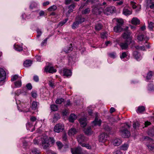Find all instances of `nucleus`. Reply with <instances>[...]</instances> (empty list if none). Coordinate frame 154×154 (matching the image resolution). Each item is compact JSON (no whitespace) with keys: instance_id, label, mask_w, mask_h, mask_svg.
Returning a JSON list of instances; mask_svg holds the SVG:
<instances>
[{"instance_id":"obj_1","label":"nucleus","mask_w":154,"mask_h":154,"mask_svg":"<svg viewBox=\"0 0 154 154\" xmlns=\"http://www.w3.org/2000/svg\"><path fill=\"white\" fill-rule=\"evenodd\" d=\"M131 125H129L127 123L124 124L123 126L120 128V131L121 133L122 136L124 138L129 137L130 135V132L128 130V128H129Z\"/></svg>"},{"instance_id":"obj_2","label":"nucleus","mask_w":154,"mask_h":154,"mask_svg":"<svg viewBox=\"0 0 154 154\" xmlns=\"http://www.w3.org/2000/svg\"><path fill=\"white\" fill-rule=\"evenodd\" d=\"M118 23L117 26H115L114 28V30L115 32H119L122 30V26L124 22L122 19H118L117 20Z\"/></svg>"},{"instance_id":"obj_3","label":"nucleus","mask_w":154,"mask_h":154,"mask_svg":"<svg viewBox=\"0 0 154 154\" xmlns=\"http://www.w3.org/2000/svg\"><path fill=\"white\" fill-rule=\"evenodd\" d=\"M131 42V38L126 39L123 42L120 43L119 45L122 49L125 50L128 48V46Z\"/></svg>"},{"instance_id":"obj_4","label":"nucleus","mask_w":154,"mask_h":154,"mask_svg":"<svg viewBox=\"0 0 154 154\" xmlns=\"http://www.w3.org/2000/svg\"><path fill=\"white\" fill-rule=\"evenodd\" d=\"M116 11V9L115 7L111 6L107 7L103 10V12L105 14L109 15Z\"/></svg>"},{"instance_id":"obj_5","label":"nucleus","mask_w":154,"mask_h":154,"mask_svg":"<svg viewBox=\"0 0 154 154\" xmlns=\"http://www.w3.org/2000/svg\"><path fill=\"white\" fill-rule=\"evenodd\" d=\"M92 8V11L93 14L96 15L101 14L102 12V9L100 6L95 5L93 6Z\"/></svg>"},{"instance_id":"obj_6","label":"nucleus","mask_w":154,"mask_h":154,"mask_svg":"<svg viewBox=\"0 0 154 154\" xmlns=\"http://www.w3.org/2000/svg\"><path fill=\"white\" fill-rule=\"evenodd\" d=\"M42 145L44 149H46L49 146V140L47 137H44L42 139Z\"/></svg>"},{"instance_id":"obj_7","label":"nucleus","mask_w":154,"mask_h":154,"mask_svg":"<svg viewBox=\"0 0 154 154\" xmlns=\"http://www.w3.org/2000/svg\"><path fill=\"white\" fill-rule=\"evenodd\" d=\"M63 125L61 124H58L54 126V131L55 132L59 133L62 131L64 129Z\"/></svg>"},{"instance_id":"obj_8","label":"nucleus","mask_w":154,"mask_h":154,"mask_svg":"<svg viewBox=\"0 0 154 154\" xmlns=\"http://www.w3.org/2000/svg\"><path fill=\"white\" fill-rule=\"evenodd\" d=\"M77 139L79 143L82 145V142L87 140V139L82 134L78 135L77 137Z\"/></svg>"},{"instance_id":"obj_9","label":"nucleus","mask_w":154,"mask_h":154,"mask_svg":"<svg viewBox=\"0 0 154 154\" xmlns=\"http://www.w3.org/2000/svg\"><path fill=\"white\" fill-rule=\"evenodd\" d=\"M71 151L72 154H81L82 153V149L80 147L71 149Z\"/></svg>"},{"instance_id":"obj_10","label":"nucleus","mask_w":154,"mask_h":154,"mask_svg":"<svg viewBox=\"0 0 154 154\" xmlns=\"http://www.w3.org/2000/svg\"><path fill=\"white\" fill-rule=\"evenodd\" d=\"M63 75L68 77L72 75V72L70 69L66 68H63L62 70Z\"/></svg>"},{"instance_id":"obj_11","label":"nucleus","mask_w":154,"mask_h":154,"mask_svg":"<svg viewBox=\"0 0 154 154\" xmlns=\"http://www.w3.org/2000/svg\"><path fill=\"white\" fill-rule=\"evenodd\" d=\"M6 77V74L4 70L0 68V82L3 81Z\"/></svg>"},{"instance_id":"obj_12","label":"nucleus","mask_w":154,"mask_h":154,"mask_svg":"<svg viewBox=\"0 0 154 154\" xmlns=\"http://www.w3.org/2000/svg\"><path fill=\"white\" fill-rule=\"evenodd\" d=\"M108 135L107 134L105 133H102L101 134L99 138V141L101 142H104L106 140Z\"/></svg>"},{"instance_id":"obj_13","label":"nucleus","mask_w":154,"mask_h":154,"mask_svg":"<svg viewBox=\"0 0 154 154\" xmlns=\"http://www.w3.org/2000/svg\"><path fill=\"white\" fill-rule=\"evenodd\" d=\"M45 70L46 72H48L50 73H53L56 72L57 70L54 69L52 66H47L45 67Z\"/></svg>"},{"instance_id":"obj_14","label":"nucleus","mask_w":154,"mask_h":154,"mask_svg":"<svg viewBox=\"0 0 154 154\" xmlns=\"http://www.w3.org/2000/svg\"><path fill=\"white\" fill-rule=\"evenodd\" d=\"M131 32L129 31H126L124 32L123 34L122 35L123 38L125 39H128L131 38L130 37Z\"/></svg>"},{"instance_id":"obj_15","label":"nucleus","mask_w":154,"mask_h":154,"mask_svg":"<svg viewBox=\"0 0 154 154\" xmlns=\"http://www.w3.org/2000/svg\"><path fill=\"white\" fill-rule=\"evenodd\" d=\"M81 127H85L87 125V119L85 118H81L79 120Z\"/></svg>"},{"instance_id":"obj_16","label":"nucleus","mask_w":154,"mask_h":154,"mask_svg":"<svg viewBox=\"0 0 154 154\" xmlns=\"http://www.w3.org/2000/svg\"><path fill=\"white\" fill-rule=\"evenodd\" d=\"M123 14L125 15L131 14L132 13V10H129L126 8H125L123 11Z\"/></svg>"},{"instance_id":"obj_17","label":"nucleus","mask_w":154,"mask_h":154,"mask_svg":"<svg viewBox=\"0 0 154 154\" xmlns=\"http://www.w3.org/2000/svg\"><path fill=\"white\" fill-rule=\"evenodd\" d=\"M101 123V121L100 120H98L97 118V113L95 119L94 121L92 122V124L94 125H98L99 126L100 125Z\"/></svg>"},{"instance_id":"obj_18","label":"nucleus","mask_w":154,"mask_h":154,"mask_svg":"<svg viewBox=\"0 0 154 154\" xmlns=\"http://www.w3.org/2000/svg\"><path fill=\"white\" fill-rule=\"evenodd\" d=\"M121 140L118 138L114 139L112 141V143L115 146H118L121 143Z\"/></svg>"},{"instance_id":"obj_19","label":"nucleus","mask_w":154,"mask_h":154,"mask_svg":"<svg viewBox=\"0 0 154 154\" xmlns=\"http://www.w3.org/2000/svg\"><path fill=\"white\" fill-rule=\"evenodd\" d=\"M76 20L79 23H81L84 22L85 21V19L84 17H83L81 16H78L76 17Z\"/></svg>"},{"instance_id":"obj_20","label":"nucleus","mask_w":154,"mask_h":154,"mask_svg":"<svg viewBox=\"0 0 154 154\" xmlns=\"http://www.w3.org/2000/svg\"><path fill=\"white\" fill-rule=\"evenodd\" d=\"M77 132L76 129L74 128H72L69 130L68 133L69 135H72L76 134Z\"/></svg>"},{"instance_id":"obj_21","label":"nucleus","mask_w":154,"mask_h":154,"mask_svg":"<svg viewBox=\"0 0 154 154\" xmlns=\"http://www.w3.org/2000/svg\"><path fill=\"white\" fill-rule=\"evenodd\" d=\"M131 23L132 24L135 25L139 24L140 21L137 18L134 17L132 19Z\"/></svg>"},{"instance_id":"obj_22","label":"nucleus","mask_w":154,"mask_h":154,"mask_svg":"<svg viewBox=\"0 0 154 154\" xmlns=\"http://www.w3.org/2000/svg\"><path fill=\"white\" fill-rule=\"evenodd\" d=\"M77 118V116H76L74 114H71L69 118V122H73Z\"/></svg>"},{"instance_id":"obj_23","label":"nucleus","mask_w":154,"mask_h":154,"mask_svg":"<svg viewBox=\"0 0 154 154\" xmlns=\"http://www.w3.org/2000/svg\"><path fill=\"white\" fill-rule=\"evenodd\" d=\"M75 6L74 4H72L68 6V8L69 10L68 11V13L69 14L73 11V9L75 8Z\"/></svg>"},{"instance_id":"obj_24","label":"nucleus","mask_w":154,"mask_h":154,"mask_svg":"<svg viewBox=\"0 0 154 154\" xmlns=\"http://www.w3.org/2000/svg\"><path fill=\"white\" fill-rule=\"evenodd\" d=\"M85 133L87 135H90L91 134V130L90 127L85 128L84 130Z\"/></svg>"},{"instance_id":"obj_25","label":"nucleus","mask_w":154,"mask_h":154,"mask_svg":"<svg viewBox=\"0 0 154 154\" xmlns=\"http://www.w3.org/2000/svg\"><path fill=\"white\" fill-rule=\"evenodd\" d=\"M133 55L134 58L137 60L139 59L140 57V54L137 51H134L133 53Z\"/></svg>"},{"instance_id":"obj_26","label":"nucleus","mask_w":154,"mask_h":154,"mask_svg":"<svg viewBox=\"0 0 154 154\" xmlns=\"http://www.w3.org/2000/svg\"><path fill=\"white\" fill-rule=\"evenodd\" d=\"M60 118V115L58 113H55L54 114V117H53V122H55L57 121Z\"/></svg>"},{"instance_id":"obj_27","label":"nucleus","mask_w":154,"mask_h":154,"mask_svg":"<svg viewBox=\"0 0 154 154\" xmlns=\"http://www.w3.org/2000/svg\"><path fill=\"white\" fill-rule=\"evenodd\" d=\"M32 64V62L30 60H26L23 63V65L25 67H28L31 66Z\"/></svg>"},{"instance_id":"obj_28","label":"nucleus","mask_w":154,"mask_h":154,"mask_svg":"<svg viewBox=\"0 0 154 154\" xmlns=\"http://www.w3.org/2000/svg\"><path fill=\"white\" fill-rule=\"evenodd\" d=\"M137 39L140 41H142L145 39L144 35L141 33H139L137 36Z\"/></svg>"},{"instance_id":"obj_29","label":"nucleus","mask_w":154,"mask_h":154,"mask_svg":"<svg viewBox=\"0 0 154 154\" xmlns=\"http://www.w3.org/2000/svg\"><path fill=\"white\" fill-rule=\"evenodd\" d=\"M145 110V108L144 106H139L137 110L138 113H141Z\"/></svg>"},{"instance_id":"obj_30","label":"nucleus","mask_w":154,"mask_h":154,"mask_svg":"<svg viewBox=\"0 0 154 154\" xmlns=\"http://www.w3.org/2000/svg\"><path fill=\"white\" fill-rule=\"evenodd\" d=\"M73 48H72V44H70L69 47H67L64 48V51L66 52H68L69 51H72Z\"/></svg>"},{"instance_id":"obj_31","label":"nucleus","mask_w":154,"mask_h":154,"mask_svg":"<svg viewBox=\"0 0 154 154\" xmlns=\"http://www.w3.org/2000/svg\"><path fill=\"white\" fill-rule=\"evenodd\" d=\"M128 147V145L127 144L125 143L121 146L120 147V149L123 150H127Z\"/></svg>"},{"instance_id":"obj_32","label":"nucleus","mask_w":154,"mask_h":154,"mask_svg":"<svg viewBox=\"0 0 154 154\" xmlns=\"http://www.w3.org/2000/svg\"><path fill=\"white\" fill-rule=\"evenodd\" d=\"M102 26L100 23H98L95 26V29L98 31L101 30L102 29Z\"/></svg>"},{"instance_id":"obj_33","label":"nucleus","mask_w":154,"mask_h":154,"mask_svg":"<svg viewBox=\"0 0 154 154\" xmlns=\"http://www.w3.org/2000/svg\"><path fill=\"white\" fill-rule=\"evenodd\" d=\"M51 110L53 111H57L58 110V107L57 106L55 105L52 104L51 106Z\"/></svg>"},{"instance_id":"obj_34","label":"nucleus","mask_w":154,"mask_h":154,"mask_svg":"<svg viewBox=\"0 0 154 154\" xmlns=\"http://www.w3.org/2000/svg\"><path fill=\"white\" fill-rule=\"evenodd\" d=\"M140 124L138 121L134 122L133 124V127L134 129L138 128L139 127Z\"/></svg>"},{"instance_id":"obj_35","label":"nucleus","mask_w":154,"mask_h":154,"mask_svg":"<svg viewBox=\"0 0 154 154\" xmlns=\"http://www.w3.org/2000/svg\"><path fill=\"white\" fill-rule=\"evenodd\" d=\"M148 133L149 135L153 136L154 135V128H152L149 129L148 131Z\"/></svg>"},{"instance_id":"obj_36","label":"nucleus","mask_w":154,"mask_h":154,"mask_svg":"<svg viewBox=\"0 0 154 154\" xmlns=\"http://www.w3.org/2000/svg\"><path fill=\"white\" fill-rule=\"evenodd\" d=\"M37 104L36 102L33 101L32 103V108L33 110H35L37 108Z\"/></svg>"},{"instance_id":"obj_37","label":"nucleus","mask_w":154,"mask_h":154,"mask_svg":"<svg viewBox=\"0 0 154 154\" xmlns=\"http://www.w3.org/2000/svg\"><path fill=\"white\" fill-rule=\"evenodd\" d=\"M64 99L62 98L57 99L55 103L57 104H60L64 101Z\"/></svg>"},{"instance_id":"obj_38","label":"nucleus","mask_w":154,"mask_h":154,"mask_svg":"<svg viewBox=\"0 0 154 154\" xmlns=\"http://www.w3.org/2000/svg\"><path fill=\"white\" fill-rule=\"evenodd\" d=\"M90 11V10L89 8H87L85 9V10L82 11V13L83 14H88Z\"/></svg>"},{"instance_id":"obj_39","label":"nucleus","mask_w":154,"mask_h":154,"mask_svg":"<svg viewBox=\"0 0 154 154\" xmlns=\"http://www.w3.org/2000/svg\"><path fill=\"white\" fill-rule=\"evenodd\" d=\"M79 24V23L76 20L75 22L72 25V28L75 29L78 27Z\"/></svg>"},{"instance_id":"obj_40","label":"nucleus","mask_w":154,"mask_h":154,"mask_svg":"<svg viewBox=\"0 0 154 154\" xmlns=\"http://www.w3.org/2000/svg\"><path fill=\"white\" fill-rule=\"evenodd\" d=\"M152 76V71H149L147 74L146 79H150Z\"/></svg>"},{"instance_id":"obj_41","label":"nucleus","mask_w":154,"mask_h":154,"mask_svg":"<svg viewBox=\"0 0 154 154\" xmlns=\"http://www.w3.org/2000/svg\"><path fill=\"white\" fill-rule=\"evenodd\" d=\"M14 84L16 87H20L21 85V82L20 80H18L14 82Z\"/></svg>"},{"instance_id":"obj_42","label":"nucleus","mask_w":154,"mask_h":154,"mask_svg":"<svg viewBox=\"0 0 154 154\" xmlns=\"http://www.w3.org/2000/svg\"><path fill=\"white\" fill-rule=\"evenodd\" d=\"M57 8L56 6L55 5H54L52 6H51L48 9V10L49 11H54Z\"/></svg>"},{"instance_id":"obj_43","label":"nucleus","mask_w":154,"mask_h":154,"mask_svg":"<svg viewBox=\"0 0 154 154\" xmlns=\"http://www.w3.org/2000/svg\"><path fill=\"white\" fill-rule=\"evenodd\" d=\"M81 146L83 147H86L87 149H91V146H90L88 144L82 143V144Z\"/></svg>"},{"instance_id":"obj_44","label":"nucleus","mask_w":154,"mask_h":154,"mask_svg":"<svg viewBox=\"0 0 154 154\" xmlns=\"http://www.w3.org/2000/svg\"><path fill=\"white\" fill-rule=\"evenodd\" d=\"M154 23L152 22L149 23L148 27L150 29H152L154 27Z\"/></svg>"},{"instance_id":"obj_45","label":"nucleus","mask_w":154,"mask_h":154,"mask_svg":"<svg viewBox=\"0 0 154 154\" xmlns=\"http://www.w3.org/2000/svg\"><path fill=\"white\" fill-rule=\"evenodd\" d=\"M68 20V19H65L64 20H63V21L60 22L59 24L61 26H63L65 24V23Z\"/></svg>"},{"instance_id":"obj_46","label":"nucleus","mask_w":154,"mask_h":154,"mask_svg":"<svg viewBox=\"0 0 154 154\" xmlns=\"http://www.w3.org/2000/svg\"><path fill=\"white\" fill-rule=\"evenodd\" d=\"M56 143L59 149H61L63 145L60 142H56Z\"/></svg>"},{"instance_id":"obj_47","label":"nucleus","mask_w":154,"mask_h":154,"mask_svg":"<svg viewBox=\"0 0 154 154\" xmlns=\"http://www.w3.org/2000/svg\"><path fill=\"white\" fill-rule=\"evenodd\" d=\"M32 152L34 154H40L38 150L36 149H33Z\"/></svg>"},{"instance_id":"obj_48","label":"nucleus","mask_w":154,"mask_h":154,"mask_svg":"<svg viewBox=\"0 0 154 154\" xmlns=\"http://www.w3.org/2000/svg\"><path fill=\"white\" fill-rule=\"evenodd\" d=\"M37 31L38 33V35H37V37L38 38L41 35L42 32L39 29H37Z\"/></svg>"},{"instance_id":"obj_49","label":"nucleus","mask_w":154,"mask_h":154,"mask_svg":"<svg viewBox=\"0 0 154 154\" xmlns=\"http://www.w3.org/2000/svg\"><path fill=\"white\" fill-rule=\"evenodd\" d=\"M148 88L149 90L151 91H152L153 90V85L151 84H150L148 86Z\"/></svg>"},{"instance_id":"obj_50","label":"nucleus","mask_w":154,"mask_h":154,"mask_svg":"<svg viewBox=\"0 0 154 154\" xmlns=\"http://www.w3.org/2000/svg\"><path fill=\"white\" fill-rule=\"evenodd\" d=\"M26 87L29 90H31L32 88V86L30 83H28L26 85Z\"/></svg>"},{"instance_id":"obj_51","label":"nucleus","mask_w":154,"mask_h":154,"mask_svg":"<svg viewBox=\"0 0 154 154\" xmlns=\"http://www.w3.org/2000/svg\"><path fill=\"white\" fill-rule=\"evenodd\" d=\"M104 128L106 131H110L111 130V128L108 126H106Z\"/></svg>"},{"instance_id":"obj_52","label":"nucleus","mask_w":154,"mask_h":154,"mask_svg":"<svg viewBox=\"0 0 154 154\" xmlns=\"http://www.w3.org/2000/svg\"><path fill=\"white\" fill-rule=\"evenodd\" d=\"M127 55L125 52H124L122 53V55L120 56V58L121 59L124 58L127 56Z\"/></svg>"},{"instance_id":"obj_53","label":"nucleus","mask_w":154,"mask_h":154,"mask_svg":"<svg viewBox=\"0 0 154 154\" xmlns=\"http://www.w3.org/2000/svg\"><path fill=\"white\" fill-rule=\"evenodd\" d=\"M106 33H103L101 34V37L103 39L106 38Z\"/></svg>"},{"instance_id":"obj_54","label":"nucleus","mask_w":154,"mask_h":154,"mask_svg":"<svg viewBox=\"0 0 154 154\" xmlns=\"http://www.w3.org/2000/svg\"><path fill=\"white\" fill-rule=\"evenodd\" d=\"M148 147L149 149L151 150H152L154 149V145H149L148 146Z\"/></svg>"},{"instance_id":"obj_55","label":"nucleus","mask_w":154,"mask_h":154,"mask_svg":"<svg viewBox=\"0 0 154 154\" xmlns=\"http://www.w3.org/2000/svg\"><path fill=\"white\" fill-rule=\"evenodd\" d=\"M18 76L16 75H14L12 78L11 79V81H14V80H16L18 78Z\"/></svg>"},{"instance_id":"obj_56","label":"nucleus","mask_w":154,"mask_h":154,"mask_svg":"<svg viewBox=\"0 0 154 154\" xmlns=\"http://www.w3.org/2000/svg\"><path fill=\"white\" fill-rule=\"evenodd\" d=\"M72 1V0H65V3L66 5L70 4Z\"/></svg>"},{"instance_id":"obj_57","label":"nucleus","mask_w":154,"mask_h":154,"mask_svg":"<svg viewBox=\"0 0 154 154\" xmlns=\"http://www.w3.org/2000/svg\"><path fill=\"white\" fill-rule=\"evenodd\" d=\"M33 79L36 82H38L39 80L38 76L36 75L34 76L33 77Z\"/></svg>"},{"instance_id":"obj_58","label":"nucleus","mask_w":154,"mask_h":154,"mask_svg":"<svg viewBox=\"0 0 154 154\" xmlns=\"http://www.w3.org/2000/svg\"><path fill=\"white\" fill-rule=\"evenodd\" d=\"M113 154H122V153L120 150H117L113 152Z\"/></svg>"},{"instance_id":"obj_59","label":"nucleus","mask_w":154,"mask_h":154,"mask_svg":"<svg viewBox=\"0 0 154 154\" xmlns=\"http://www.w3.org/2000/svg\"><path fill=\"white\" fill-rule=\"evenodd\" d=\"M71 104V103L70 100H68L67 101L66 103V104L65 106H68L70 105Z\"/></svg>"},{"instance_id":"obj_60","label":"nucleus","mask_w":154,"mask_h":154,"mask_svg":"<svg viewBox=\"0 0 154 154\" xmlns=\"http://www.w3.org/2000/svg\"><path fill=\"white\" fill-rule=\"evenodd\" d=\"M15 48L17 51H22L23 49L22 48L20 47H16Z\"/></svg>"},{"instance_id":"obj_61","label":"nucleus","mask_w":154,"mask_h":154,"mask_svg":"<svg viewBox=\"0 0 154 154\" xmlns=\"http://www.w3.org/2000/svg\"><path fill=\"white\" fill-rule=\"evenodd\" d=\"M63 140L64 141H66L67 140L66 135V134H64L63 135Z\"/></svg>"},{"instance_id":"obj_62","label":"nucleus","mask_w":154,"mask_h":154,"mask_svg":"<svg viewBox=\"0 0 154 154\" xmlns=\"http://www.w3.org/2000/svg\"><path fill=\"white\" fill-rule=\"evenodd\" d=\"M50 3L48 1H47L45 2H44L43 3V5L44 6H45L46 5H49V4Z\"/></svg>"},{"instance_id":"obj_63","label":"nucleus","mask_w":154,"mask_h":154,"mask_svg":"<svg viewBox=\"0 0 154 154\" xmlns=\"http://www.w3.org/2000/svg\"><path fill=\"white\" fill-rule=\"evenodd\" d=\"M115 111V109L113 107H111L110 109V112L111 113H112Z\"/></svg>"},{"instance_id":"obj_64","label":"nucleus","mask_w":154,"mask_h":154,"mask_svg":"<svg viewBox=\"0 0 154 154\" xmlns=\"http://www.w3.org/2000/svg\"><path fill=\"white\" fill-rule=\"evenodd\" d=\"M36 118L35 117L32 116L30 118V120L32 122H34L36 120Z\"/></svg>"}]
</instances>
